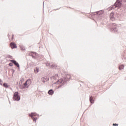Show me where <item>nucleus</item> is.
<instances>
[{"mask_svg":"<svg viewBox=\"0 0 126 126\" xmlns=\"http://www.w3.org/2000/svg\"><path fill=\"white\" fill-rule=\"evenodd\" d=\"M32 83V81L31 79H28L26 82L22 85L20 86L21 89H24L25 88H28Z\"/></svg>","mask_w":126,"mask_h":126,"instance_id":"nucleus-1","label":"nucleus"},{"mask_svg":"<svg viewBox=\"0 0 126 126\" xmlns=\"http://www.w3.org/2000/svg\"><path fill=\"white\" fill-rule=\"evenodd\" d=\"M13 99L15 101H19L20 100V96H19L18 92H16L14 93Z\"/></svg>","mask_w":126,"mask_h":126,"instance_id":"nucleus-2","label":"nucleus"},{"mask_svg":"<svg viewBox=\"0 0 126 126\" xmlns=\"http://www.w3.org/2000/svg\"><path fill=\"white\" fill-rule=\"evenodd\" d=\"M38 116V115L36 113H32L31 114L29 115V117H31L32 119L33 122H36V121H37V117Z\"/></svg>","mask_w":126,"mask_h":126,"instance_id":"nucleus-3","label":"nucleus"},{"mask_svg":"<svg viewBox=\"0 0 126 126\" xmlns=\"http://www.w3.org/2000/svg\"><path fill=\"white\" fill-rule=\"evenodd\" d=\"M115 6H116V7H119L120 8V7L122 6V3H121V2L120 1H117L115 2Z\"/></svg>","mask_w":126,"mask_h":126,"instance_id":"nucleus-4","label":"nucleus"},{"mask_svg":"<svg viewBox=\"0 0 126 126\" xmlns=\"http://www.w3.org/2000/svg\"><path fill=\"white\" fill-rule=\"evenodd\" d=\"M30 56H31V57H32L34 59H36L37 58V54L35 52H30L29 53Z\"/></svg>","mask_w":126,"mask_h":126,"instance_id":"nucleus-5","label":"nucleus"},{"mask_svg":"<svg viewBox=\"0 0 126 126\" xmlns=\"http://www.w3.org/2000/svg\"><path fill=\"white\" fill-rule=\"evenodd\" d=\"M10 62H12V63H14L15 66H16L17 67H19V64L18 63H17V62L14 60H10Z\"/></svg>","mask_w":126,"mask_h":126,"instance_id":"nucleus-6","label":"nucleus"},{"mask_svg":"<svg viewBox=\"0 0 126 126\" xmlns=\"http://www.w3.org/2000/svg\"><path fill=\"white\" fill-rule=\"evenodd\" d=\"M110 19L112 21L116 20V18L114 16V13H111L110 15Z\"/></svg>","mask_w":126,"mask_h":126,"instance_id":"nucleus-7","label":"nucleus"},{"mask_svg":"<svg viewBox=\"0 0 126 126\" xmlns=\"http://www.w3.org/2000/svg\"><path fill=\"white\" fill-rule=\"evenodd\" d=\"M10 46L11 49H15L17 48V46H16V44L13 42H11L10 43Z\"/></svg>","mask_w":126,"mask_h":126,"instance_id":"nucleus-8","label":"nucleus"},{"mask_svg":"<svg viewBox=\"0 0 126 126\" xmlns=\"http://www.w3.org/2000/svg\"><path fill=\"white\" fill-rule=\"evenodd\" d=\"M48 94L49 95H53V94H54V91L53 90H50L48 91Z\"/></svg>","mask_w":126,"mask_h":126,"instance_id":"nucleus-9","label":"nucleus"},{"mask_svg":"<svg viewBox=\"0 0 126 126\" xmlns=\"http://www.w3.org/2000/svg\"><path fill=\"white\" fill-rule=\"evenodd\" d=\"M90 102L92 104L94 103V100L93 99V96L90 97Z\"/></svg>","mask_w":126,"mask_h":126,"instance_id":"nucleus-10","label":"nucleus"},{"mask_svg":"<svg viewBox=\"0 0 126 126\" xmlns=\"http://www.w3.org/2000/svg\"><path fill=\"white\" fill-rule=\"evenodd\" d=\"M34 70L35 73H38L39 71V68L38 67H36L35 68H34Z\"/></svg>","mask_w":126,"mask_h":126,"instance_id":"nucleus-11","label":"nucleus"},{"mask_svg":"<svg viewBox=\"0 0 126 126\" xmlns=\"http://www.w3.org/2000/svg\"><path fill=\"white\" fill-rule=\"evenodd\" d=\"M125 67V65H120L119 67V69H124V68Z\"/></svg>","mask_w":126,"mask_h":126,"instance_id":"nucleus-12","label":"nucleus"},{"mask_svg":"<svg viewBox=\"0 0 126 126\" xmlns=\"http://www.w3.org/2000/svg\"><path fill=\"white\" fill-rule=\"evenodd\" d=\"M3 86L4 87H5V88H7L8 87V86L7 85V84H6V83H4L3 84Z\"/></svg>","mask_w":126,"mask_h":126,"instance_id":"nucleus-13","label":"nucleus"},{"mask_svg":"<svg viewBox=\"0 0 126 126\" xmlns=\"http://www.w3.org/2000/svg\"><path fill=\"white\" fill-rule=\"evenodd\" d=\"M112 31H117V28L112 29Z\"/></svg>","mask_w":126,"mask_h":126,"instance_id":"nucleus-14","label":"nucleus"},{"mask_svg":"<svg viewBox=\"0 0 126 126\" xmlns=\"http://www.w3.org/2000/svg\"><path fill=\"white\" fill-rule=\"evenodd\" d=\"M113 126H119V124H113Z\"/></svg>","mask_w":126,"mask_h":126,"instance_id":"nucleus-15","label":"nucleus"},{"mask_svg":"<svg viewBox=\"0 0 126 126\" xmlns=\"http://www.w3.org/2000/svg\"><path fill=\"white\" fill-rule=\"evenodd\" d=\"M9 65L10 66H12V65H13V64H12V63H10L9 64Z\"/></svg>","mask_w":126,"mask_h":126,"instance_id":"nucleus-16","label":"nucleus"},{"mask_svg":"<svg viewBox=\"0 0 126 126\" xmlns=\"http://www.w3.org/2000/svg\"><path fill=\"white\" fill-rule=\"evenodd\" d=\"M11 40H13V35H12V38Z\"/></svg>","mask_w":126,"mask_h":126,"instance_id":"nucleus-17","label":"nucleus"},{"mask_svg":"<svg viewBox=\"0 0 126 126\" xmlns=\"http://www.w3.org/2000/svg\"><path fill=\"white\" fill-rule=\"evenodd\" d=\"M123 1H124V2H126V0H122Z\"/></svg>","mask_w":126,"mask_h":126,"instance_id":"nucleus-18","label":"nucleus"},{"mask_svg":"<svg viewBox=\"0 0 126 126\" xmlns=\"http://www.w3.org/2000/svg\"><path fill=\"white\" fill-rule=\"evenodd\" d=\"M24 50H25V48H24V49H23V51H24Z\"/></svg>","mask_w":126,"mask_h":126,"instance_id":"nucleus-19","label":"nucleus"}]
</instances>
